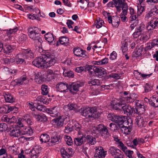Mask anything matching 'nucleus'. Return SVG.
<instances>
[{"mask_svg": "<svg viewBox=\"0 0 158 158\" xmlns=\"http://www.w3.org/2000/svg\"><path fill=\"white\" fill-rule=\"evenodd\" d=\"M143 49V45L141 46L135 52H133V57L137 58L142 54V53Z\"/></svg>", "mask_w": 158, "mask_h": 158, "instance_id": "nucleus-41", "label": "nucleus"}, {"mask_svg": "<svg viewBox=\"0 0 158 158\" xmlns=\"http://www.w3.org/2000/svg\"><path fill=\"white\" fill-rule=\"evenodd\" d=\"M122 110L123 111L124 114L128 116H130L132 115L134 111V109L130 106L125 105V103L123 106Z\"/></svg>", "mask_w": 158, "mask_h": 158, "instance_id": "nucleus-17", "label": "nucleus"}, {"mask_svg": "<svg viewBox=\"0 0 158 158\" xmlns=\"http://www.w3.org/2000/svg\"><path fill=\"white\" fill-rule=\"evenodd\" d=\"M125 102L122 101H118L115 99L111 103V106L114 109L118 110H122L123 106Z\"/></svg>", "mask_w": 158, "mask_h": 158, "instance_id": "nucleus-8", "label": "nucleus"}, {"mask_svg": "<svg viewBox=\"0 0 158 158\" xmlns=\"http://www.w3.org/2000/svg\"><path fill=\"white\" fill-rule=\"evenodd\" d=\"M40 152V150H38L36 147H35V148H33L31 150V152L30 153V154L35 156L37 155V156H39Z\"/></svg>", "mask_w": 158, "mask_h": 158, "instance_id": "nucleus-48", "label": "nucleus"}, {"mask_svg": "<svg viewBox=\"0 0 158 158\" xmlns=\"http://www.w3.org/2000/svg\"><path fill=\"white\" fill-rule=\"evenodd\" d=\"M86 137L82 135L81 137H78L75 139L74 142L77 146L81 145L86 141Z\"/></svg>", "mask_w": 158, "mask_h": 158, "instance_id": "nucleus-25", "label": "nucleus"}, {"mask_svg": "<svg viewBox=\"0 0 158 158\" xmlns=\"http://www.w3.org/2000/svg\"><path fill=\"white\" fill-rule=\"evenodd\" d=\"M101 83V81L100 80L97 79H94L93 80L88 82V84H91V85L98 86L100 85Z\"/></svg>", "mask_w": 158, "mask_h": 158, "instance_id": "nucleus-43", "label": "nucleus"}, {"mask_svg": "<svg viewBox=\"0 0 158 158\" xmlns=\"http://www.w3.org/2000/svg\"><path fill=\"white\" fill-rule=\"evenodd\" d=\"M73 53L77 56L87 59L89 58L88 55L85 51L83 50L80 48H74L73 49Z\"/></svg>", "mask_w": 158, "mask_h": 158, "instance_id": "nucleus-6", "label": "nucleus"}, {"mask_svg": "<svg viewBox=\"0 0 158 158\" xmlns=\"http://www.w3.org/2000/svg\"><path fill=\"white\" fill-rule=\"evenodd\" d=\"M45 39L49 42H52L54 40V37L52 34L48 33L45 35Z\"/></svg>", "mask_w": 158, "mask_h": 158, "instance_id": "nucleus-42", "label": "nucleus"}, {"mask_svg": "<svg viewBox=\"0 0 158 158\" xmlns=\"http://www.w3.org/2000/svg\"><path fill=\"white\" fill-rule=\"evenodd\" d=\"M126 117L122 116L116 115L114 119V122L117 123L118 127L122 125L124 123H125Z\"/></svg>", "mask_w": 158, "mask_h": 158, "instance_id": "nucleus-24", "label": "nucleus"}, {"mask_svg": "<svg viewBox=\"0 0 158 158\" xmlns=\"http://www.w3.org/2000/svg\"><path fill=\"white\" fill-rule=\"evenodd\" d=\"M115 4V7L117 11L120 12L121 11V7L124 5H127L126 2H125V0H113Z\"/></svg>", "mask_w": 158, "mask_h": 158, "instance_id": "nucleus-19", "label": "nucleus"}, {"mask_svg": "<svg viewBox=\"0 0 158 158\" xmlns=\"http://www.w3.org/2000/svg\"><path fill=\"white\" fill-rule=\"evenodd\" d=\"M56 123V125L58 127H62L64 124V118L61 117L53 119Z\"/></svg>", "mask_w": 158, "mask_h": 158, "instance_id": "nucleus-28", "label": "nucleus"}, {"mask_svg": "<svg viewBox=\"0 0 158 158\" xmlns=\"http://www.w3.org/2000/svg\"><path fill=\"white\" fill-rule=\"evenodd\" d=\"M122 10V12L120 15V16L122 21L123 22L127 21V18L125 16L127 14L128 6L127 5H124V6L121 7Z\"/></svg>", "mask_w": 158, "mask_h": 158, "instance_id": "nucleus-23", "label": "nucleus"}, {"mask_svg": "<svg viewBox=\"0 0 158 158\" xmlns=\"http://www.w3.org/2000/svg\"><path fill=\"white\" fill-rule=\"evenodd\" d=\"M126 123H127V125L128 126H125L123 124L120 125L119 127L120 128L122 132L126 134H128L129 132L131 131V128L132 126V120L130 119L127 120Z\"/></svg>", "mask_w": 158, "mask_h": 158, "instance_id": "nucleus-7", "label": "nucleus"}, {"mask_svg": "<svg viewBox=\"0 0 158 158\" xmlns=\"http://www.w3.org/2000/svg\"><path fill=\"white\" fill-rule=\"evenodd\" d=\"M139 101H135V103H136V105L137 106L135 109V110H134V112L137 114H141L144 112L145 111V106L144 105L140 104V103L138 102Z\"/></svg>", "mask_w": 158, "mask_h": 158, "instance_id": "nucleus-16", "label": "nucleus"}, {"mask_svg": "<svg viewBox=\"0 0 158 158\" xmlns=\"http://www.w3.org/2000/svg\"><path fill=\"white\" fill-rule=\"evenodd\" d=\"M80 112L81 115L89 118H96L100 116V114L96 109L93 108H83L81 109Z\"/></svg>", "mask_w": 158, "mask_h": 158, "instance_id": "nucleus-2", "label": "nucleus"}, {"mask_svg": "<svg viewBox=\"0 0 158 158\" xmlns=\"http://www.w3.org/2000/svg\"><path fill=\"white\" fill-rule=\"evenodd\" d=\"M117 144L118 147L121 148L123 152H125L127 151V147L124 145L122 141L119 142Z\"/></svg>", "mask_w": 158, "mask_h": 158, "instance_id": "nucleus-51", "label": "nucleus"}, {"mask_svg": "<svg viewBox=\"0 0 158 158\" xmlns=\"http://www.w3.org/2000/svg\"><path fill=\"white\" fill-rule=\"evenodd\" d=\"M50 137L49 135L46 134H43L40 136V141L42 142L46 143L49 141Z\"/></svg>", "mask_w": 158, "mask_h": 158, "instance_id": "nucleus-40", "label": "nucleus"}, {"mask_svg": "<svg viewBox=\"0 0 158 158\" xmlns=\"http://www.w3.org/2000/svg\"><path fill=\"white\" fill-rule=\"evenodd\" d=\"M96 68L94 65H86L85 66V71L86 72H88L90 74L92 75L95 73L96 69Z\"/></svg>", "mask_w": 158, "mask_h": 158, "instance_id": "nucleus-30", "label": "nucleus"}, {"mask_svg": "<svg viewBox=\"0 0 158 158\" xmlns=\"http://www.w3.org/2000/svg\"><path fill=\"white\" fill-rule=\"evenodd\" d=\"M7 113H9L11 111H13L14 112L17 111L18 110V108L15 106H7Z\"/></svg>", "mask_w": 158, "mask_h": 158, "instance_id": "nucleus-58", "label": "nucleus"}, {"mask_svg": "<svg viewBox=\"0 0 158 158\" xmlns=\"http://www.w3.org/2000/svg\"><path fill=\"white\" fill-rule=\"evenodd\" d=\"M135 121L139 127L140 128L145 127L147 125V122L145 119L140 115L136 117Z\"/></svg>", "mask_w": 158, "mask_h": 158, "instance_id": "nucleus-15", "label": "nucleus"}, {"mask_svg": "<svg viewBox=\"0 0 158 158\" xmlns=\"http://www.w3.org/2000/svg\"><path fill=\"white\" fill-rule=\"evenodd\" d=\"M122 100L126 101V102L127 103L132 102H134V98H132L131 95L128 97L125 96L123 98Z\"/></svg>", "mask_w": 158, "mask_h": 158, "instance_id": "nucleus-53", "label": "nucleus"}, {"mask_svg": "<svg viewBox=\"0 0 158 158\" xmlns=\"http://www.w3.org/2000/svg\"><path fill=\"white\" fill-rule=\"evenodd\" d=\"M32 114L37 121L45 122L47 120V117L44 114L40 115L37 113L33 112L32 113Z\"/></svg>", "mask_w": 158, "mask_h": 158, "instance_id": "nucleus-18", "label": "nucleus"}, {"mask_svg": "<svg viewBox=\"0 0 158 158\" xmlns=\"http://www.w3.org/2000/svg\"><path fill=\"white\" fill-rule=\"evenodd\" d=\"M33 123L32 119L29 115H27L23 116V118H18L17 124L19 127H23L26 124L29 126L32 125Z\"/></svg>", "mask_w": 158, "mask_h": 158, "instance_id": "nucleus-4", "label": "nucleus"}, {"mask_svg": "<svg viewBox=\"0 0 158 158\" xmlns=\"http://www.w3.org/2000/svg\"><path fill=\"white\" fill-rule=\"evenodd\" d=\"M58 107L56 106L51 108L47 109L46 112L52 117H56L59 115L60 113L58 111Z\"/></svg>", "mask_w": 158, "mask_h": 158, "instance_id": "nucleus-14", "label": "nucleus"}, {"mask_svg": "<svg viewBox=\"0 0 158 158\" xmlns=\"http://www.w3.org/2000/svg\"><path fill=\"white\" fill-rule=\"evenodd\" d=\"M96 152L94 155L95 158H104L107 152L104 151L103 148L99 147L96 150Z\"/></svg>", "mask_w": 158, "mask_h": 158, "instance_id": "nucleus-11", "label": "nucleus"}, {"mask_svg": "<svg viewBox=\"0 0 158 158\" xmlns=\"http://www.w3.org/2000/svg\"><path fill=\"white\" fill-rule=\"evenodd\" d=\"M93 131L95 133H99L105 138H108L110 135V134L106 127L102 124H100L96 127H94L93 128Z\"/></svg>", "mask_w": 158, "mask_h": 158, "instance_id": "nucleus-3", "label": "nucleus"}, {"mask_svg": "<svg viewBox=\"0 0 158 158\" xmlns=\"http://www.w3.org/2000/svg\"><path fill=\"white\" fill-rule=\"evenodd\" d=\"M69 87V85L66 82H60L56 85L57 90L62 93L68 92Z\"/></svg>", "mask_w": 158, "mask_h": 158, "instance_id": "nucleus-9", "label": "nucleus"}, {"mask_svg": "<svg viewBox=\"0 0 158 158\" xmlns=\"http://www.w3.org/2000/svg\"><path fill=\"white\" fill-rule=\"evenodd\" d=\"M28 18L29 19L32 20L36 19L38 21H40V19L35 14H31L29 15Z\"/></svg>", "mask_w": 158, "mask_h": 158, "instance_id": "nucleus-54", "label": "nucleus"}, {"mask_svg": "<svg viewBox=\"0 0 158 158\" xmlns=\"http://www.w3.org/2000/svg\"><path fill=\"white\" fill-rule=\"evenodd\" d=\"M15 48V47L13 45L7 44L5 45L4 51L5 53H9L12 52Z\"/></svg>", "mask_w": 158, "mask_h": 158, "instance_id": "nucleus-37", "label": "nucleus"}, {"mask_svg": "<svg viewBox=\"0 0 158 158\" xmlns=\"http://www.w3.org/2000/svg\"><path fill=\"white\" fill-rule=\"evenodd\" d=\"M69 40V39L66 37H61L60 38L59 40L57 41L56 46H58L60 44L64 45L67 44Z\"/></svg>", "mask_w": 158, "mask_h": 158, "instance_id": "nucleus-32", "label": "nucleus"}, {"mask_svg": "<svg viewBox=\"0 0 158 158\" xmlns=\"http://www.w3.org/2000/svg\"><path fill=\"white\" fill-rule=\"evenodd\" d=\"M23 134L28 135H31L33 133V131L32 128L30 127H28L25 129V131H24Z\"/></svg>", "mask_w": 158, "mask_h": 158, "instance_id": "nucleus-52", "label": "nucleus"}, {"mask_svg": "<svg viewBox=\"0 0 158 158\" xmlns=\"http://www.w3.org/2000/svg\"><path fill=\"white\" fill-rule=\"evenodd\" d=\"M52 136L51 137V142L52 143H56L59 142L60 140L59 136L57 132L54 131L52 133Z\"/></svg>", "mask_w": 158, "mask_h": 158, "instance_id": "nucleus-33", "label": "nucleus"}, {"mask_svg": "<svg viewBox=\"0 0 158 158\" xmlns=\"http://www.w3.org/2000/svg\"><path fill=\"white\" fill-rule=\"evenodd\" d=\"M18 29L17 27L14 28L13 29H10L9 30H6V34L9 37L10 35L11 34H15L16 32Z\"/></svg>", "mask_w": 158, "mask_h": 158, "instance_id": "nucleus-44", "label": "nucleus"}, {"mask_svg": "<svg viewBox=\"0 0 158 158\" xmlns=\"http://www.w3.org/2000/svg\"><path fill=\"white\" fill-rule=\"evenodd\" d=\"M76 105L75 104L69 103L67 105H65L64 107V109L66 111H70L71 110H75Z\"/></svg>", "mask_w": 158, "mask_h": 158, "instance_id": "nucleus-35", "label": "nucleus"}, {"mask_svg": "<svg viewBox=\"0 0 158 158\" xmlns=\"http://www.w3.org/2000/svg\"><path fill=\"white\" fill-rule=\"evenodd\" d=\"M150 37V36L149 34L145 35L142 36L140 39L143 42H145L149 39Z\"/></svg>", "mask_w": 158, "mask_h": 158, "instance_id": "nucleus-60", "label": "nucleus"}, {"mask_svg": "<svg viewBox=\"0 0 158 158\" xmlns=\"http://www.w3.org/2000/svg\"><path fill=\"white\" fill-rule=\"evenodd\" d=\"M85 66H80L77 67L75 69V71L78 73H80L83 71H85Z\"/></svg>", "mask_w": 158, "mask_h": 158, "instance_id": "nucleus-61", "label": "nucleus"}, {"mask_svg": "<svg viewBox=\"0 0 158 158\" xmlns=\"http://www.w3.org/2000/svg\"><path fill=\"white\" fill-rule=\"evenodd\" d=\"M108 19L109 23H111L113 27H118L119 26L120 20L118 17L115 16L111 17V16H109Z\"/></svg>", "mask_w": 158, "mask_h": 158, "instance_id": "nucleus-13", "label": "nucleus"}, {"mask_svg": "<svg viewBox=\"0 0 158 158\" xmlns=\"http://www.w3.org/2000/svg\"><path fill=\"white\" fill-rule=\"evenodd\" d=\"M109 126L110 130L112 131H114L118 129V127L115 124L110 123Z\"/></svg>", "mask_w": 158, "mask_h": 158, "instance_id": "nucleus-56", "label": "nucleus"}, {"mask_svg": "<svg viewBox=\"0 0 158 158\" xmlns=\"http://www.w3.org/2000/svg\"><path fill=\"white\" fill-rule=\"evenodd\" d=\"M153 99L154 100H152L150 102V104L153 106L154 107H158V98L155 99H154V98H153Z\"/></svg>", "mask_w": 158, "mask_h": 158, "instance_id": "nucleus-49", "label": "nucleus"}, {"mask_svg": "<svg viewBox=\"0 0 158 158\" xmlns=\"http://www.w3.org/2000/svg\"><path fill=\"white\" fill-rule=\"evenodd\" d=\"M7 125L6 123H2L0 124V131L2 132L5 131L7 130Z\"/></svg>", "mask_w": 158, "mask_h": 158, "instance_id": "nucleus-50", "label": "nucleus"}, {"mask_svg": "<svg viewBox=\"0 0 158 158\" xmlns=\"http://www.w3.org/2000/svg\"><path fill=\"white\" fill-rule=\"evenodd\" d=\"M45 60V68L50 67L54 65L56 61V60L53 58H51L46 56V58Z\"/></svg>", "mask_w": 158, "mask_h": 158, "instance_id": "nucleus-26", "label": "nucleus"}, {"mask_svg": "<svg viewBox=\"0 0 158 158\" xmlns=\"http://www.w3.org/2000/svg\"><path fill=\"white\" fill-rule=\"evenodd\" d=\"M23 52L24 53L23 57L26 59L30 60L34 57L33 52L30 49L24 50Z\"/></svg>", "mask_w": 158, "mask_h": 158, "instance_id": "nucleus-22", "label": "nucleus"}, {"mask_svg": "<svg viewBox=\"0 0 158 158\" xmlns=\"http://www.w3.org/2000/svg\"><path fill=\"white\" fill-rule=\"evenodd\" d=\"M129 10H130V17L131 19V20L133 21L136 20L138 17V13L137 14L134 9L131 7L129 8Z\"/></svg>", "mask_w": 158, "mask_h": 158, "instance_id": "nucleus-31", "label": "nucleus"}, {"mask_svg": "<svg viewBox=\"0 0 158 158\" xmlns=\"http://www.w3.org/2000/svg\"><path fill=\"white\" fill-rule=\"evenodd\" d=\"M109 152L114 158H123L122 155L120 154V150L112 146L110 147Z\"/></svg>", "mask_w": 158, "mask_h": 158, "instance_id": "nucleus-12", "label": "nucleus"}, {"mask_svg": "<svg viewBox=\"0 0 158 158\" xmlns=\"http://www.w3.org/2000/svg\"><path fill=\"white\" fill-rule=\"evenodd\" d=\"M72 149L68 148L65 149L64 148L61 149L60 152L62 157L67 156H71L72 154Z\"/></svg>", "mask_w": 158, "mask_h": 158, "instance_id": "nucleus-29", "label": "nucleus"}, {"mask_svg": "<svg viewBox=\"0 0 158 158\" xmlns=\"http://www.w3.org/2000/svg\"><path fill=\"white\" fill-rule=\"evenodd\" d=\"M8 154L7 149L5 146H3L0 149V156Z\"/></svg>", "mask_w": 158, "mask_h": 158, "instance_id": "nucleus-57", "label": "nucleus"}, {"mask_svg": "<svg viewBox=\"0 0 158 158\" xmlns=\"http://www.w3.org/2000/svg\"><path fill=\"white\" fill-rule=\"evenodd\" d=\"M7 106L0 107V113L4 114L7 113Z\"/></svg>", "mask_w": 158, "mask_h": 158, "instance_id": "nucleus-59", "label": "nucleus"}, {"mask_svg": "<svg viewBox=\"0 0 158 158\" xmlns=\"http://www.w3.org/2000/svg\"><path fill=\"white\" fill-rule=\"evenodd\" d=\"M158 28V18L156 17L153 18L148 23L146 27L148 30H151Z\"/></svg>", "mask_w": 158, "mask_h": 158, "instance_id": "nucleus-10", "label": "nucleus"}, {"mask_svg": "<svg viewBox=\"0 0 158 158\" xmlns=\"http://www.w3.org/2000/svg\"><path fill=\"white\" fill-rule=\"evenodd\" d=\"M40 30L38 28L33 27L28 28V32L29 37L34 41L35 45L36 46L40 45L42 41L40 37Z\"/></svg>", "mask_w": 158, "mask_h": 158, "instance_id": "nucleus-1", "label": "nucleus"}, {"mask_svg": "<svg viewBox=\"0 0 158 158\" xmlns=\"http://www.w3.org/2000/svg\"><path fill=\"white\" fill-rule=\"evenodd\" d=\"M64 138L67 145L71 146L73 144V141L71 137L65 135L64 136Z\"/></svg>", "mask_w": 158, "mask_h": 158, "instance_id": "nucleus-46", "label": "nucleus"}, {"mask_svg": "<svg viewBox=\"0 0 158 158\" xmlns=\"http://www.w3.org/2000/svg\"><path fill=\"white\" fill-rule=\"evenodd\" d=\"M3 95L6 102L12 103L15 102V98L8 92H4L3 93Z\"/></svg>", "mask_w": 158, "mask_h": 158, "instance_id": "nucleus-27", "label": "nucleus"}, {"mask_svg": "<svg viewBox=\"0 0 158 158\" xmlns=\"http://www.w3.org/2000/svg\"><path fill=\"white\" fill-rule=\"evenodd\" d=\"M73 130H75L78 131V134L80 135L81 134V130L82 129V127L81 125L78 123H75L72 126Z\"/></svg>", "mask_w": 158, "mask_h": 158, "instance_id": "nucleus-38", "label": "nucleus"}, {"mask_svg": "<svg viewBox=\"0 0 158 158\" xmlns=\"http://www.w3.org/2000/svg\"><path fill=\"white\" fill-rule=\"evenodd\" d=\"M63 74L64 76L69 77H73V73L72 71L66 70H64Z\"/></svg>", "mask_w": 158, "mask_h": 158, "instance_id": "nucleus-47", "label": "nucleus"}, {"mask_svg": "<svg viewBox=\"0 0 158 158\" xmlns=\"http://www.w3.org/2000/svg\"><path fill=\"white\" fill-rule=\"evenodd\" d=\"M127 42H125L123 43L122 47V51L123 53H125L127 51Z\"/></svg>", "mask_w": 158, "mask_h": 158, "instance_id": "nucleus-55", "label": "nucleus"}, {"mask_svg": "<svg viewBox=\"0 0 158 158\" xmlns=\"http://www.w3.org/2000/svg\"><path fill=\"white\" fill-rule=\"evenodd\" d=\"M83 85H81L77 82H73L71 84L69 85V90L71 93H74V91L77 92L78 91L79 87Z\"/></svg>", "mask_w": 158, "mask_h": 158, "instance_id": "nucleus-21", "label": "nucleus"}, {"mask_svg": "<svg viewBox=\"0 0 158 158\" xmlns=\"http://www.w3.org/2000/svg\"><path fill=\"white\" fill-rule=\"evenodd\" d=\"M46 58V55H42L36 58L32 61V63L33 65L38 68H45V60Z\"/></svg>", "mask_w": 158, "mask_h": 158, "instance_id": "nucleus-5", "label": "nucleus"}, {"mask_svg": "<svg viewBox=\"0 0 158 158\" xmlns=\"http://www.w3.org/2000/svg\"><path fill=\"white\" fill-rule=\"evenodd\" d=\"M41 94L44 95H47L48 92V86L45 85H42L41 86Z\"/></svg>", "mask_w": 158, "mask_h": 158, "instance_id": "nucleus-45", "label": "nucleus"}, {"mask_svg": "<svg viewBox=\"0 0 158 158\" xmlns=\"http://www.w3.org/2000/svg\"><path fill=\"white\" fill-rule=\"evenodd\" d=\"M86 138L88 143L91 145L95 144L96 142V139L91 136L88 135L86 137Z\"/></svg>", "mask_w": 158, "mask_h": 158, "instance_id": "nucleus-39", "label": "nucleus"}, {"mask_svg": "<svg viewBox=\"0 0 158 158\" xmlns=\"http://www.w3.org/2000/svg\"><path fill=\"white\" fill-rule=\"evenodd\" d=\"M106 73V71L104 69H102L98 68L96 69L95 74L96 76L98 77H101L104 76Z\"/></svg>", "mask_w": 158, "mask_h": 158, "instance_id": "nucleus-36", "label": "nucleus"}, {"mask_svg": "<svg viewBox=\"0 0 158 158\" xmlns=\"http://www.w3.org/2000/svg\"><path fill=\"white\" fill-rule=\"evenodd\" d=\"M117 56V54L115 51H113L110 55V59L111 60H113L116 59Z\"/></svg>", "mask_w": 158, "mask_h": 158, "instance_id": "nucleus-64", "label": "nucleus"}, {"mask_svg": "<svg viewBox=\"0 0 158 158\" xmlns=\"http://www.w3.org/2000/svg\"><path fill=\"white\" fill-rule=\"evenodd\" d=\"M145 92L147 93L152 90V88L150 85L148 83H146L144 86Z\"/></svg>", "mask_w": 158, "mask_h": 158, "instance_id": "nucleus-62", "label": "nucleus"}, {"mask_svg": "<svg viewBox=\"0 0 158 158\" xmlns=\"http://www.w3.org/2000/svg\"><path fill=\"white\" fill-rule=\"evenodd\" d=\"M116 115L114 114L110 113L108 114L107 116V117L109 120H110L113 122H114V119L115 118Z\"/></svg>", "mask_w": 158, "mask_h": 158, "instance_id": "nucleus-63", "label": "nucleus"}, {"mask_svg": "<svg viewBox=\"0 0 158 158\" xmlns=\"http://www.w3.org/2000/svg\"><path fill=\"white\" fill-rule=\"evenodd\" d=\"M23 135L20 130L19 129H13L10 131V135L15 137H18L21 135Z\"/></svg>", "mask_w": 158, "mask_h": 158, "instance_id": "nucleus-34", "label": "nucleus"}, {"mask_svg": "<svg viewBox=\"0 0 158 158\" xmlns=\"http://www.w3.org/2000/svg\"><path fill=\"white\" fill-rule=\"evenodd\" d=\"M27 78L26 75H23L19 78L11 82V84L13 85H22L23 82L27 80Z\"/></svg>", "mask_w": 158, "mask_h": 158, "instance_id": "nucleus-20", "label": "nucleus"}]
</instances>
